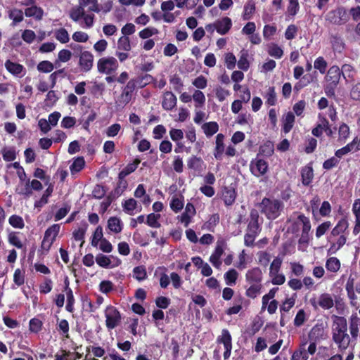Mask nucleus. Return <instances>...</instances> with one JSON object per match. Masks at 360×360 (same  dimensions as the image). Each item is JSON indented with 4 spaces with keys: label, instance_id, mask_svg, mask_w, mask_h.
Wrapping results in <instances>:
<instances>
[{
    "label": "nucleus",
    "instance_id": "a878e982",
    "mask_svg": "<svg viewBox=\"0 0 360 360\" xmlns=\"http://www.w3.org/2000/svg\"><path fill=\"white\" fill-rule=\"evenodd\" d=\"M307 342L302 343L299 348L295 349L292 354L291 360H307L309 358L307 352Z\"/></svg>",
    "mask_w": 360,
    "mask_h": 360
},
{
    "label": "nucleus",
    "instance_id": "20e7f679",
    "mask_svg": "<svg viewBox=\"0 0 360 360\" xmlns=\"http://www.w3.org/2000/svg\"><path fill=\"white\" fill-rule=\"evenodd\" d=\"M105 326L108 330L116 328L121 321V314L118 309L112 306L108 305L105 310Z\"/></svg>",
    "mask_w": 360,
    "mask_h": 360
},
{
    "label": "nucleus",
    "instance_id": "412c9836",
    "mask_svg": "<svg viewBox=\"0 0 360 360\" xmlns=\"http://www.w3.org/2000/svg\"><path fill=\"white\" fill-rule=\"evenodd\" d=\"M108 229L114 233H120L123 229L121 219L117 217H110L108 220Z\"/></svg>",
    "mask_w": 360,
    "mask_h": 360
},
{
    "label": "nucleus",
    "instance_id": "a211bd4d",
    "mask_svg": "<svg viewBox=\"0 0 360 360\" xmlns=\"http://www.w3.org/2000/svg\"><path fill=\"white\" fill-rule=\"evenodd\" d=\"M217 26V32L221 34H226L232 26L231 20L228 17H224L221 20L215 21Z\"/></svg>",
    "mask_w": 360,
    "mask_h": 360
},
{
    "label": "nucleus",
    "instance_id": "680f3d73",
    "mask_svg": "<svg viewBox=\"0 0 360 360\" xmlns=\"http://www.w3.org/2000/svg\"><path fill=\"white\" fill-rule=\"evenodd\" d=\"M317 140L315 138L309 137L305 144L304 152L307 154L312 153L316 148Z\"/></svg>",
    "mask_w": 360,
    "mask_h": 360
},
{
    "label": "nucleus",
    "instance_id": "f03ea898",
    "mask_svg": "<svg viewBox=\"0 0 360 360\" xmlns=\"http://www.w3.org/2000/svg\"><path fill=\"white\" fill-rule=\"evenodd\" d=\"M311 221L308 217L300 213L292 221L290 226V231L294 235H298L300 230L302 233L298 240L299 244H308L310 240Z\"/></svg>",
    "mask_w": 360,
    "mask_h": 360
},
{
    "label": "nucleus",
    "instance_id": "c9c22d12",
    "mask_svg": "<svg viewBox=\"0 0 360 360\" xmlns=\"http://www.w3.org/2000/svg\"><path fill=\"white\" fill-rule=\"evenodd\" d=\"M250 285L245 290V295L248 297L255 299L260 293L262 285V283H248Z\"/></svg>",
    "mask_w": 360,
    "mask_h": 360
},
{
    "label": "nucleus",
    "instance_id": "338daca9",
    "mask_svg": "<svg viewBox=\"0 0 360 360\" xmlns=\"http://www.w3.org/2000/svg\"><path fill=\"white\" fill-rule=\"evenodd\" d=\"M295 300L292 297L286 298L281 305L280 311L282 314L283 312L289 311L295 305Z\"/></svg>",
    "mask_w": 360,
    "mask_h": 360
},
{
    "label": "nucleus",
    "instance_id": "f8f14e48",
    "mask_svg": "<svg viewBox=\"0 0 360 360\" xmlns=\"http://www.w3.org/2000/svg\"><path fill=\"white\" fill-rule=\"evenodd\" d=\"M94 56L89 51H84L79 55V65L82 70L89 71L93 67Z\"/></svg>",
    "mask_w": 360,
    "mask_h": 360
},
{
    "label": "nucleus",
    "instance_id": "72a5a7b5",
    "mask_svg": "<svg viewBox=\"0 0 360 360\" xmlns=\"http://www.w3.org/2000/svg\"><path fill=\"white\" fill-rule=\"evenodd\" d=\"M128 186V182L125 179V177L118 174V181L117 186L115 188L113 193L115 195L120 196L127 189Z\"/></svg>",
    "mask_w": 360,
    "mask_h": 360
},
{
    "label": "nucleus",
    "instance_id": "393cba45",
    "mask_svg": "<svg viewBox=\"0 0 360 360\" xmlns=\"http://www.w3.org/2000/svg\"><path fill=\"white\" fill-rule=\"evenodd\" d=\"M319 122L316 126L311 130V134L316 137H320L322 136L323 132L325 131V129L328 124V120L321 115H319Z\"/></svg>",
    "mask_w": 360,
    "mask_h": 360
},
{
    "label": "nucleus",
    "instance_id": "aec40b11",
    "mask_svg": "<svg viewBox=\"0 0 360 360\" xmlns=\"http://www.w3.org/2000/svg\"><path fill=\"white\" fill-rule=\"evenodd\" d=\"M319 307L325 310H328L334 306L333 299L329 293H322L318 299Z\"/></svg>",
    "mask_w": 360,
    "mask_h": 360
},
{
    "label": "nucleus",
    "instance_id": "39448f33",
    "mask_svg": "<svg viewBox=\"0 0 360 360\" xmlns=\"http://www.w3.org/2000/svg\"><path fill=\"white\" fill-rule=\"evenodd\" d=\"M326 20L333 25H343L348 20L347 11L343 7L332 10L326 14Z\"/></svg>",
    "mask_w": 360,
    "mask_h": 360
},
{
    "label": "nucleus",
    "instance_id": "5701e85b",
    "mask_svg": "<svg viewBox=\"0 0 360 360\" xmlns=\"http://www.w3.org/2000/svg\"><path fill=\"white\" fill-rule=\"evenodd\" d=\"M151 80V76L146 75L142 78H138L136 79L129 81L127 86L130 89H141L144 87L147 84L150 83Z\"/></svg>",
    "mask_w": 360,
    "mask_h": 360
},
{
    "label": "nucleus",
    "instance_id": "37998d69",
    "mask_svg": "<svg viewBox=\"0 0 360 360\" xmlns=\"http://www.w3.org/2000/svg\"><path fill=\"white\" fill-rule=\"evenodd\" d=\"M79 4L83 8L88 7L89 11L98 13L101 11L97 0H79Z\"/></svg>",
    "mask_w": 360,
    "mask_h": 360
},
{
    "label": "nucleus",
    "instance_id": "1a4fd4ad",
    "mask_svg": "<svg viewBox=\"0 0 360 360\" xmlns=\"http://www.w3.org/2000/svg\"><path fill=\"white\" fill-rule=\"evenodd\" d=\"M259 215L258 211L252 209L250 213V219L248 221L247 231L259 234L262 228L259 223Z\"/></svg>",
    "mask_w": 360,
    "mask_h": 360
},
{
    "label": "nucleus",
    "instance_id": "603ef678",
    "mask_svg": "<svg viewBox=\"0 0 360 360\" xmlns=\"http://www.w3.org/2000/svg\"><path fill=\"white\" fill-rule=\"evenodd\" d=\"M9 224L15 229H22L25 226L23 219L18 215L13 214L9 217Z\"/></svg>",
    "mask_w": 360,
    "mask_h": 360
},
{
    "label": "nucleus",
    "instance_id": "a19ab883",
    "mask_svg": "<svg viewBox=\"0 0 360 360\" xmlns=\"http://www.w3.org/2000/svg\"><path fill=\"white\" fill-rule=\"evenodd\" d=\"M274 152V143L271 141H267L260 146L259 149V154L265 157H271Z\"/></svg>",
    "mask_w": 360,
    "mask_h": 360
},
{
    "label": "nucleus",
    "instance_id": "ddd939ff",
    "mask_svg": "<svg viewBox=\"0 0 360 360\" xmlns=\"http://www.w3.org/2000/svg\"><path fill=\"white\" fill-rule=\"evenodd\" d=\"M263 274L259 267H253L247 271L245 281L248 283H262Z\"/></svg>",
    "mask_w": 360,
    "mask_h": 360
},
{
    "label": "nucleus",
    "instance_id": "6e6552de",
    "mask_svg": "<svg viewBox=\"0 0 360 360\" xmlns=\"http://www.w3.org/2000/svg\"><path fill=\"white\" fill-rule=\"evenodd\" d=\"M97 264L102 268H112L121 264V260L112 255L108 257L103 254H98L96 257Z\"/></svg>",
    "mask_w": 360,
    "mask_h": 360
},
{
    "label": "nucleus",
    "instance_id": "c85d7f7f",
    "mask_svg": "<svg viewBox=\"0 0 360 360\" xmlns=\"http://www.w3.org/2000/svg\"><path fill=\"white\" fill-rule=\"evenodd\" d=\"M202 129L207 137H211L219 130V124L217 122H208L202 125Z\"/></svg>",
    "mask_w": 360,
    "mask_h": 360
},
{
    "label": "nucleus",
    "instance_id": "473e14b6",
    "mask_svg": "<svg viewBox=\"0 0 360 360\" xmlns=\"http://www.w3.org/2000/svg\"><path fill=\"white\" fill-rule=\"evenodd\" d=\"M348 228V221L347 219L342 218L336 224V226L331 231V235L333 236H338L343 235L342 233Z\"/></svg>",
    "mask_w": 360,
    "mask_h": 360
},
{
    "label": "nucleus",
    "instance_id": "2f4dec72",
    "mask_svg": "<svg viewBox=\"0 0 360 360\" xmlns=\"http://www.w3.org/2000/svg\"><path fill=\"white\" fill-rule=\"evenodd\" d=\"M295 115L292 112H288L283 120V131L285 134L289 133L293 127Z\"/></svg>",
    "mask_w": 360,
    "mask_h": 360
},
{
    "label": "nucleus",
    "instance_id": "4d7b16f0",
    "mask_svg": "<svg viewBox=\"0 0 360 360\" xmlns=\"http://www.w3.org/2000/svg\"><path fill=\"white\" fill-rule=\"evenodd\" d=\"M55 37L60 42L65 44L69 41L70 37L68 31L64 28H60L56 31Z\"/></svg>",
    "mask_w": 360,
    "mask_h": 360
},
{
    "label": "nucleus",
    "instance_id": "3c124183",
    "mask_svg": "<svg viewBox=\"0 0 360 360\" xmlns=\"http://www.w3.org/2000/svg\"><path fill=\"white\" fill-rule=\"evenodd\" d=\"M160 214L150 213L147 216L146 224L152 228H160L161 224L158 221Z\"/></svg>",
    "mask_w": 360,
    "mask_h": 360
},
{
    "label": "nucleus",
    "instance_id": "69168bd1",
    "mask_svg": "<svg viewBox=\"0 0 360 360\" xmlns=\"http://www.w3.org/2000/svg\"><path fill=\"white\" fill-rule=\"evenodd\" d=\"M113 288L112 282L108 280L102 281L99 284V290L104 294H108L113 290Z\"/></svg>",
    "mask_w": 360,
    "mask_h": 360
},
{
    "label": "nucleus",
    "instance_id": "2eb2a0df",
    "mask_svg": "<svg viewBox=\"0 0 360 360\" xmlns=\"http://www.w3.org/2000/svg\"><path fill=\"white\" fill-rule=\"evenodd\" d=\"M176 97L172 94V91H165L162 102V106L166 110H171L176 106Z\"/></svg>",
    "mask_w": 360,
    "mask_h": 360
},
{
    "label": "nucleus",
    "instance_id": "864d4df0",
    "mask_svg": "<svg viewBox=\"0 0 360 360\" xmlns=\"http://www.w3.org/2000/svg\"><path fill=\"white\" fill-rule=\"evenodd\" d=\"M43 323L37 318L30 319L29 322V330L34 333H38L42 328Z\"/></svg>",
    "mask_w": 360,
    "mask_h": 360
},
{
    "label": "nucleus",
    "instance_id": "f3484780",
    "mask_svg": "<svg viewBox=\"0 0 360 360\" xmlns=\"http://www.w3.org/2000/svg\"><path fill=\"white\" fill-rule=\"evenodd\" d=\"M224 135L223 134H218L216 136V146L214 150V156L217 160H221L223 153L224 152L225 146L224 143Z\"/></svg>",
    "mask_w": 360,
    "mask_h": 360
},
{
    "label": "nucleus",
    "instance_id": "79ce46f5",
    "mask_svg": "<svg viewBox=\"0 0 360 360\" xmlns=\"http://www.w3.org/2000/svg\"><path fill=\"white\" fill-rule=\"evenodd\" d=\"M8 17L13 20V26H15L17 23L22 22L24 19L23 12L17 8L11 10L8 13Z\"/></svg>",
    "mask_w": 360,
    "mask_h": 360
},
{
    "label": "nucleus",
    "instance_id": "774afa93",
    "mask_svg": "<svg viewBox=\"0 0 360 360\" xmlns=\"http://www.w3.org/2000/svg\"><path fill=\"white\" fill-rule=\"evenodd\" d=\"M268 53L270 56L276 58H281L283 54L282 49L274 44L269 46Z\"/></svg>",
    "mask_w": 360,
    "mask_h": 360
},
{
    "label": "nucleus",
    "instance_id": "b1692460",
    "mask_svg": "<svg viewBox=\"0 0 360 360\" xmlns=\"http://www.w3.org/2000/svg\"><path fill=\"white\" fill-rule=\"evenodd\" d=\"M151 80V76L146 75L142 78H138L136 79L129 81L127 86L130 89H141L144 87L147 84L150 83Z\"/></svg>",
    "mask_w": 360,
    "mask_h": 360
},
{
    "label": "nucleus",
    "instance_id": "09e8293b",
    "mask_svg": "<svg viewBox=\"0 0 360 360\" xmlns=\"http://www.w3.org/2000/svg\"><path fill=\"white\" fill-rule=\"evenodd\" d=\"M85 165V161L83 157H78L72 163L70 169L72 174L80 172Z\"/></svg>",
    "mask_w": 360,
    "mask_h": 360
},
{
    "label": "nucleus",
    "instance_id": "9b49d317",
    "mask_svg": "<svg viewBox=\"0 0 360 360\" xmlns=\"http://www.w3.org/2000/svg\"><path fill=\"white\" fill-rule=\"evenodd\" d=\"M301 181L303 186H309L313 181L314 174L312 167V162H309L300 170Z\"/></svg>",
    "mask_w": 360,
    "mask_h": 360
},
{
    "label": "nucleus",
    "instance_id": "bf43d9fd",
    "mask_svg": "<svg viewBox=\"0 0 360 360\" xmlns=\"http://www.w3.org/2000/svg\"><path fill=\"white\" fill-rule=\"evenodd\" d=\"M136 205L137 202L133 198L126 200L122 203L124 211L129 214H131V212L136 208Z\"/></svg>",
    "mask_w": 360,
    "mask_h": 360
},
{
    "label": "nucleus",
    "instance_id": "4c0bfd02",
    "mask_svg": "<svg viewBox=\"0 0 360 360\" xmlns=\"http://www.w3.org/2000/svg\"><path fill=\"white\" fill-rule=\"evenodd\" d=\"M132 92L133 91H122L120 96L115 100L117 106L122 108L125 106L131 101Z\"/></svg>",
    "mask_w": 360,
    "mask_h": 360
},
{
    "label": "nucleus",
    "instance_id": "ea45409f",
    "mask_svg": "<svg viewBox=\"0 0 360 360\" xmlns=\"http://www.w3.org/2000/svg\"><path fill=\"white\" fill-rule=\"evenodd\" d=\"M326 268L328 271L335 273L340 268V262L337 257H330L326 260Z\"/></svg>",
    "mask_w": 360,
    "mask_h": 360
},
{
    "label": "nucleus",
    "instance_id": "58836bf2",
    "mask_svg": "<svg viewBox=\"0 0 360 360\" xmlns=\"http://www.w3.org/2000/svg\"><path fill=\"white\" fill-rule=\"evenodd\" d=\"M345 290L347 293V296L350 300L351 304H354V302L357 300V296L355 294L354 289V279L349 278L345 285Z\"/></svg>",
    "mask_w": 360,
    "mask_h": 360
},
{
    "label": "nucleus",
    "instance_id": "c03bdc74",
    "mask_svg": "<svg viewBox=\"0 0 360 360\" xmlns=\"http://www.w3.org/2000/svg\"><path fill=\"white\" fill-rule=\"evenodd\" d=\"M217 342L222 343L224 347L232 346V338L227 329L222 330L221 335L217 338Z\"/></svg>",
    "mask_w": 360,
    "mask_h": 360
},
{
    "label": "nucleus",
    "instance_id": "f704fd0d",
    "mask_svg": "<svg viewBox=\"0 0 360 360\" xmlns=\"http://www.w3.org/2000/svg\"><path fill=\"white\" fill-rule=\"evenodd\" d=\"M238 273L235 269H230L224 275L226 284L228 285H234L238 278Z\"/></svg>",
    "mask_w": 360,
    "mask_h": 360
},
{
    "label": "nucleus",
    "instance_id": "9d476101",
    "mask_svg": "<svg viewBox=\"0 0 360 360\" xmlns=\"http://www.w3.org/2000/svg\"><path fill=\"white\" fill-rule=\"evenodd\" d=\"M340 70L336 66H332L327 72L326 76V80L328 84V86L333 89L338 84L340 78Z\"/></svg>",
    "mask_w": 360,
    "mask_h": 360
},
{
    "label": "nucleus",
    "instance_id": "13d9d810",
    "mask_svg": "<svg viewBox=\"0 0 360 360\" xmlns=\"http://www.w3.org/2000/svg\"><path fill=\"white\" fill-rule=\"evenodd\" d=\"M103 229L101 226H98L94 234H93V237H92V240H91V245L94 246V247H96L98 244V242L102 240V239H103Z\"/></svg>",
    "mask_w": 360,
    "mask_h": 360
},
{
    "label": "nucleus",
    "instance_id": "bb28decb",
    "mask_svg": "<svg viewBox=\"0 0 360 360\" xmlns=\"http://www.w3.org/2000/svg\"><path fill=\"white\" fill-rule=\"evenodd\" d=\"M25 15L27 17H32L37 20H41L44 15V11L37 6H32L25 10Z\"/></svg>",
    "mask_w": 360,
    "mask_h": 360
},
{
    "label": "nucleus",
    "instance_id": "4468645a",
    "mask_svg": "<svg viewBox=\"0 0 360 360\" xmlns=\"http://www.w3.org/2000/svg\"><path fill=\"white\" fill-rule=\"evenodd\" d=\"M324 326L323 323L315 324L309 333V339L311 341H319L323 339L324 337Z\"/></svg>",
    "mask_w": 360,
    "mask_h": 360
},
{
    "label": "nucleus",
    "instance_id": "6ab92c4d",
    "mask_svg": "<svg viewBox=\"0 0 360 360\" xmlns=\"http://www.w3.org/2000/svg\"><path fill=\"white\" fill-rule=\"evenodd\" d=\"M222 200L227 206L232 205L236 198V193L234 188L224 187L222 191Z\"/></svg>",
    "mask_w": 360,
    "mask_h": 360
},
{
    "label": "nucleus",
    "instance_id": "6e6d98bb",
    "mask_svg": "<svg viewBox=\"0 0 360 360\" xmlns=\"http://www.w3.org/2000/svg\"><path fill=\"white\" fill-rule=\"evenodd\" d=\"M346 241L347 237L345 235L339 236L337 241L330 244L329 250L332 251L333 252H335L346 243Z\"/></svg>",
    "mask_w": 360,
    "mask_h": 360
},
{
    "label": "nucleus",
    "instance_id": "7c9ffc66",
    "mask_svg": "<svg viewBox=\"0 0 360 360\" xmlns=\"http://www.w3.org/2000/svg\"><path fill=\"white\" fill-rule=\"evenodd\" d=\"M224 252V250L221 246L217 245L214 250V253L210 257V262L217 269H219L221 265L220 257Z\"/></svg>",
    "mask_w": 360,
    "mask_h": 360
},
{
    "label": "nucleus",
    "instance_id": "4be33fe9",
    "mask_svg": "<svg viewBox=\"0 0 360 360\" xmlns=\"http://www.w3.org/2000/svg\"><path fill=\"white\" fill-rule=\"evenodd\" d=\"M151 80V76L146 75L142 78H138L136 79L129 81L127 86L130 89H141L144 87L147 84L150 83Z\"/></svg>",
    "mask_w": 360,
    "mask_h": 360
},
{
    "label": "nucleus",
    "instance_id": "7ed1b4c3",
    "mask_svg": "<svg viewBox=\"0 0 360 360\" xmlns=\"http://www.w3.org/2000/svg\"><path fill=\"white\" fill-rule=\"evenodd\" d=\"M260 207L262 213L264 214L268 219L274 220L281 215L284 205L279 200L264 198Z\"/></svg>",
    "mask_w": 360,
    "mask_h": 360
},
{
    "label": "nucleus",
    "instance_id": "c756f323",
    "mask_svg": "<svg viewBox=\"0 0 360 360\" xmlns=\"http://www.w3.org/2000/svg\"><path fill=\"white\" fill-rule=\"evenodd\" d=\"M53 191V186L52 184H50L48 186V188L45 190L41 198L39 200L35 201L34 207L36 208H41L44 205L47 204L49 202V198L52 195Z\"/></svg>",
    "mask_w": 360,
    "mask_h": 360
},
{
    "label": "nucleus",
    "instance_id": "423d86ee",
    "mask_svg": "<svg viewBox=\"0 0 360 360\" xmlns=\"http://www.w3.org/2000/svg\"><path fill=\"white\" fill-rule=\"evenodd\" d=\"M118 63L113 57L102 58L98 60L97 68L98 72L107 75L111 74L117 68Z\"/></svg>",
    "mask_w": 360,
    "mask_h": 360
},
{
    "label": "nucleus",
    "instance_id": "e2e57ef3",
    "mask_svg": "<svg viewBox=\"0 0 360 360\" xmlns=\"http://www.w3.org/2000/svg\"><path fill=\"white\" fill-rule=\"evenodd\" d=\"M282 265V259L279 257H276L271 262L269 268V276L279 273Z\"/></svg>",
    "mask_w": 360,
    "mask_h": 360
},
{
    "label": "nucleus",
    "instance_id": "0eeeda50",
    "mask_svg": "<svg viewBox=\"0 0 360 360\" xmlns=\"http://www.w3.org/2000/svg\"><path fill=\"white\" fill-rule=\"evenodd\" d=\"M268 168V162L258 157L252 160L250 164V172L257 177L264 175L267 172Z\"/></svg>",
    "mask_w": 360,
    "mask_h": 360
},
{
    "label": "nucleus",
    "instance_id": "de8ad7c7",
    "mask_svg": "<svg viewBox=\"0 0 360 360\" xmlns=\"http://www.w3.org/2000/svg\"><path fill=\"white\" fill-rule=\"evenodd\" d=\"M84 8L79 4L78 6L74 7L70 10V17L73 21L77 22L81 18L84 16Z\"/></svg>",
    "mask_w": 360,
    "mask_h": 360
},
{
    "label": "nucleus",
    "instance_id": "f257e3e1",
    "mask_svg": "<svg viewBox=\"0 0 360 360\" xmlns=\"http://www.w3.org/2000/svg\"><path fill=\"white\" fill-rule=\"evenodd\" d=\"M331 319L332 340L342 352L356 343L360 334V317L354 313L347 321L345 316L333 314Z\"/></svg>",
    "mask_w": 360,
    "mask_h": 360
},
{
    "label": "nucleus",
    "instance_id": "cd10ccee",
    "mask_svg": "<svg viewBox=\"0 0 360 360\" xmlns=\"http://www.w3.org/2000/svg\"><path fill=\"white\" fill-rule=\"evenodd\" d=\"M204 165L202 159L195 155H191L187 161V166L188 169H193L194 171H200Z\"/></svg>",
    "mask_w": 360,
    "mask_h": 360
},
{
    "label": "nucleus",
    "instance_id": "8fccbe9b",
    "mask_svg": "<svg viewBox=\"0 0 360 360\" xmlns=\"http://www.w3.org/2000/svg\"><path fill=\"white\" fill-rule=\"evenodd\" d=\"M134 277L141 281L147 278V272L144 266H138L133 269Z\"/></svg>",
    "mask_w": 360,
    "mask_h": 360
},
{
    "label": "nucleus",
    "instance_id": "0e129e2a",
    "mask_svg": "<svg viewBox=\"0 0 360 360\" xmlns=\"http://www.w3.org/2000/svg\"><path fill=\"white\" fill-rule=\"evenodd\" d=\"M340 162L339 158H338L335 155L334 157H331L329 159L325 160L323 163V168L326 170H330L333 167H335L338 165Z\"/></svg>",
    "mask_w": 360,
    "mask_h": 360
},
{
    "label": "nucleus",
    "instance_id": "a18cd8bd",
    "mask_svg": "<svg viewBox=\"0 0 360 360\" xmlns=\"http://www.w3.org/2000/svg\"><path fill=\"white\" fill-rule=\"evenodd\" d=\"M60 229V224H53L46 230L44 236H45V238L56 240V238L59 233Z\"/></svg>",
    "mask_w": 360,
    "mask_h": 360
},
{
    "label": "nucleus",
    "instance_id": "5fc2aeb1",
    "mask_svg": "<svg viewBox=\"0 0 360 360\" xmlns=\"http://www.w3.org/2000/svg\"><path fill=\"white\" fill-rule=\"evenodd\" d=\"M331 226L332 224L330 221H324L319 224L316 229V237L317 238H321L328 231Z\"/></svg>",
    "mask_w": 360,
    "mask_h": 360
},
{
    "label": "nucleus",
    "instance_id": "e433bc0d",
    "mask_svg": "<svg viewBox=\"0 0 360 360\" xmlns=\"http://www.w3.org/2000/svg\"><path fill=\"white\" fill-rule=\"evenodd\" d=\"M140 162L141 160L139 158H135L133 162L127 164V165L119 172V174L126 177L137 169Z\"/></svg>",
    "mask_w": 360,
    "mask_h": 360
},
{
    "label": "nucleus",
    "instance_id": "dca6fc26",
    "mask_svg": "<svg viewBox=\"0 0 360 360\" xmlns=\"http://www.w3.org/2000/svg\"><path fill=\"white\" fill-rule=\"evenodd\" d=\"M5 67L10 73L15 76L22 77L25 74V68L22 65L12 62L10 60L6 61Z\"/></svg>",
    "mask_w": 360,
    "mask_h": 360
},
{
    "label": "nucleus",
    "instance_id": "052dcab7",
    "mask_svg": "<svg viewBox=\"0 0 360 360\" xmlns=\"http://www.w3.org/2000/svg\"><path fill=\"white\" fill-rule=\"evenodd\" d=\"M255 4L252 1L248 2L244 7V13L243 15V20H249L251 17V15L255 12Z\"/></svg>",
    "mask_w": 360,
    "mask_h": 360
},
{
    "label": "nucleus",
    "instance_id": "49530a36",
    "mask_svg": "<svg viewBox=\"0 0 360 360\" xmlns=\"http://www.w3.org/2000/svg\"><path fill=\"white\" fill-rule=\"evenodd\" d=\"M330 43L333 49L338 52H341L344 49V41L342 38L338 35H332L330 37Z\"/></svg>",
    "mask_w": 360,
    "mask_h": 360
}]
</instances>
